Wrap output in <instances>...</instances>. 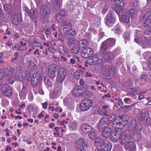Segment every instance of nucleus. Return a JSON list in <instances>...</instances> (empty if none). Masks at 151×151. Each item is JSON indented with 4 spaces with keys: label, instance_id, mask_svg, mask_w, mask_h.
<instances>
[{
    "label": "nucleus",
    "instance_id": "obj_27",
    "mask_svg": "<svg viewBox=\"0 0 151 151\" xmlns=\"http://www.w3.org/2000/svg\"><path fill=\"white\" fill-rule=\"evenodd\" d=\"M62 24V28L61 29H67L71 26V21L68 18H65L61 22H59Z\"/></svg>",
    "mask_w": 151,
    "mask_h": 151
},
{
    "label": "nucleus",
    "instance_id": "obj_41",
    "mask_svg": "<svg viewBox=\"0 0 151 151\" xmlns=\"http://www.w3.org/2000/svg\"><path fill=\"white\" fill-rule=\"evenodd\" d=\"M103 114L106 116L108 117L109 119H111L114 116V115L111 112L110 109L105 110L103 113Z\"/></svg>",
    "mask_w": 151,
    "mask_h": 151
},
{
    "label": "nucleus",
    "instance_id": "obj_63",
    "mask_svg": "<svg viewBox=\"0 0 151 151\" xmlns=\"http://www.w3.org/2000/svg\"><path fill=\"white\" fill-rule=\"evenodd\" d=\"M32 45L35 46V47H38L40 46V45H41L40 43L37 42H33L32 44Z\"/></svg>",
    "mask_w": 151,
    "mask_h": 151
},
{
    "label": "nucleus",
    "instance_id": "obj_23",
    "mask_svg": "<svg viewBox=\"0 0 151 151\" xmlns=\"http://www.w3.org/2000/svg\"><path fill=\"white\" fill-rule=\"evenodd\" d=\"M22 21V16L19 13L15 14L12 19V23L15 25L19 24Z\"/></svg>",
    "mask_w": 151,
    "mask_h": 151
},
{
    "label": "nucleus",
    "instance_id": "obj_38",
    "mask_svg": "<svg viewBox=\"0 0 151 151\" xmlns=\"http://www.w3.org/2000/svg\"><path fill=\"white\" fill-rule=\"evenodd\" d=\"M61 0H53L52 3V6L54 9L58 10L60 7V2Z\"/></svg>",
    "mask_w": 151,
    "mask_h": 151
},
{
    "label": "nucleus",
    "instance_id": "obj_30",
    "mask_svg": "<svg viewBox=\"0 0 151 151\" xmlns=\"http://www.w3.org/2000/svg\"><path fill=\"white\" fill-rule=\"evenodd\" d=\"M92 128L91 126L86 123H84L81 125L80 129L83 132L87 133L92 129Z\"/></svg>",
    "mask_w": 151,
    "mask_h": 151
},
{
    "label": "nucleus",
    "instance_id": "obj_51",
    "mask_svg": "<svg viewBox=\"0 0 151 151\" xmlns=\"http://www.w3.org/2000/svg\"><path fill=\"white\" fill-rule=\"evenodd\" d=\"M22 74L24 75H26L25 77L27 78V79L29 80L30 79H31V77L32 76V75L31 74L29 73H27V71H22Z\"/></svg>",
    "mask_w": 151,
    "mask_h": 151
},
{
    "label": "nucleus",
    "instance_id": "obj_40",
    "mask_svg": "<svg viewBox=\"0 0 151 151\" xmlns=\"http://www.w3.org/2000/svg\"><path fill=\"white\" fill-rule=\"evenodd\" d=\"M135 105V104H133L130 105H125L122 107L123 110L124 112H127L130 111Z\"/></svg>",
    "mask_w": 151,
    "mask_h": 151
},
{
    "label": "nucleus",
    "instance_id": "obj_17",
    "mask_svg": "<svg viewBox=\"0 0 151 151\" xmlns=\"http://www.w3.org/2000/svg\"><path fill=\"white\" fill-rule=\"evenodd\" d=\"M2 90L4 94L7 96H11L12 91L11 87L8 84H5L2 87Z\"/></svg>",
    "mask_w": 151,
    "mask_h": 151
},
{
    "label": "nucleus",
    "instance_id": "obj_59",
    "mask_svg": "<svg viewBox=\"0 0 151 151\" xmlns=\"http://www.w3.org/2000/svg\"><path fill=\"white\" fill-rule=\"evenodd\" d=\"M124 37L125 40H129V34L127 32L125 33L124 35Z\"/></svg>",
    "mask_w": 151,
    "mask_h": 151
},
{
    "label": "nucleus",
    "instance_id": "obj_42",
    "mask_svg": "<svg viewBox=\"0 0 151 151\" xmlns=\"http://www.w3.org/2000/svg\"><path fill=\"white\" fill-rule=\"evenodd\" d=\"M88 136L89 138L92 139H94L96 138V133L95 132V130L93 129L88 132Z\"/></svg>",
    "mask_w": 151,
    "mask_h": 151
},
{
    "label": "nucleus",
    "instance_id": "obj_39",
    "mask_svg": "<svg viewBox=\"0 0 151 151\" xmlns=\"http://www.w3.org/2000/svg\"><path fill=\"white\" fill-rule=\"evenodd\" d=\"M5 77L8 82L10 84H13L14 82L15 78L13 74L11 75H7L5 76Z\"/></svg>",
    "mask_w": 151,
    "mask_h": 151
},
{
    "label": "nucleus",
    "instance_id": "obj_53",
    "mask_svg": "<svg viewBox=\"0 0 151 151\" xmlns=\"http://www.w3.org/2000/svg\"><path fill=\"white\" fill-rule=\"evenodd\" d=\"M137 0H131V5L134 7H137L138 6Z\"/></svg>",
    "mask_w": 151,
    "mask_h": 151
},
{
    "label": "nucleus",
    "instance_id": "obj_16",
    "mask_svg": "<svg viewBox=\"0 0 151 151\" xmlns=\"http://www.w3.org/2000/svg\"><path fill=\"white\" fill-rule=\"evenodd\" d=\"M109 124V121L108 119L106 117H103L99 121L98 124L97 128L98 129H101Z\"/></svg>",
    "mask_w": 151,
    "mask_h": 151
},
{
    "label": "nucleus",
    "instance_id": "obj_58",
    "mask_svg": "<svg viewBox=\"0 0 151 151\" xmlns=\"http://www.w3.org/2000/svg\"><path fill=\"white\" fill-rule=\"evenodd\" d=\"M110 106L108 104L104 105L102 106V108L103 110H106L109 109Z\"/></svg>",
    "mask_w": 151,
    "mask_h": 151
},
{
    "label": "nucleus",
    "instance_id": "obj_49",
    "mask_svg": "<svg viewBox=\"0 0 151 151\" xmlns=\"http://www.w3.org/2000/svg\"><path fill=\"white\" fill-rule=\"evenodd\" d=\"M137 12V11L134 9H132L129 11V13L131 16L136 15Z\"/></svg>",
    "mask_w": 151,
    "mask_h": 151
},
{
    "label": "nucleus",
    "instance_id": "obj_36",
    "mask_svg": "<svg viewBox=\"0 0 151 151\" xmlns=\"http://www.w3.org/2000/svg\"><path fill=\"white\" fill-rule=\"evenodd\" d=\"M93 113L95 115H99L101 114V110L99 106H96L93 107L92 109Z\"/></svg>",
    "mask_w": 151,
    "mask_h": 151
},
{
    "label": "nucleus",
    "instance_id": "obj_56",
    "mask_svg": "<svg viewBox=\"0 0 151 151\" xmlns=\"http://www.w3.org/2000/svg\"><path fill=\"white\" fill-rule=\"evenodd\" d=\"M51 33V30L50 28H47L45 31V34L47 37L50 35Z\"/></svg>",
    "mask_w": 151,
    "mask_h": 151
},
{
    "label": "nucleus",
    "instance_id": "obj_60",
    "mask_svg": "<svg viewBox=\"0 0 151 151\" xmlns=\"http://www.w3.org/2000/svg\"><path fill=\"white\" fill-rule=\"evenodd\" d=\"M5 76V74L1 70H0V80L3 79Z\"/></svg>",
    "mask_w": 151,
    "mask_h": 151
},
{
    "label": "nucleus",
    "instance_id": "obj_43",
    "mask_svg": "<svg viewBox=\"0 0 151 151\" xmlns=\"http://www.w3.org/2000/svg\"><path fill=\"white\" fill-rule=\"evenodd\" d=\"M77 124L76 122H70L69 124V127L70 130H75L77 128Z\"/></svg>",
    "mask_w": 151,
    "mask_h": 151
},
{
    "label": "nucleus",
    "instance_id": "obj_12",
    "mask_svg": "<svg viewBox=\"0 0 151 151\" xmlns=\"http://www.w3.org/2000/svg\"><path fill=\"white\" fill-rule=\"evenodd\" d=\"M105 22L106 25L109 27L113 26L115 22V19L112 14H108L106 16Z\"/></svg>",
    "mask_w": 151,
    "mask_h": 151
},
{
    "label": "nucleus",
    "instance_id": "obj_2",
    "mask_svg": "<svg viewBox=\"0 0 151 151\" xmlns=\"http://www.w3.org/2000/svg\"><path fill=\"white\" fill-rule=\"evenodd\" d=\"M129 128V131L133 132V137L135 141H137L141 137L139 132L140 129L135 120H131L130 121Z\"/></svg>",
    "mask_w": 151,
    "mask_h": 151
},
{
    "label": "nucleus",
    "instance_id": "obj_62",
    "mask_svg": "<svg viewBox=\"0 0 151 151\" xmlns=\"http://www.w3.org/2000/svg\"><path fill=\"white\" fill-rule=\"evenodd\" d=\"M118 104L120 107L124 105V103L121 99H118Z\"/></svg>",
    "mask_w": 151,
    "mask_h": 151
},
{
    "label": "nucleus",
    "instance_id": "obj_37",
    "mask_svg": "<svg viewBox=\"0 0 151 151\" xmlns=\"http://www.w3.org/2000/svg\"><path fill=\"white\" fill-rule=\"evenodd\" d=\"M88 40H81L79 41L78 43V46H80L82 50V49L85 48L84 47L87 46L88 45Z\"/></svg>",
    "mask_w": 151,
    "mask_h": 151
},
{
    "label": "nucleus",
    "instance_id": "obj_32",
    "mask_svg": "<svg viewBox=\"0 0 151 151\" xmlns=\"http://www.w3.org/2000/svg\"><path fill=\"white\" fill-rule=\"evenodd\" d=\"M16 72V74L15 76V78L16 79L18 80H22L26 76V75L22 74V72L21 70H19V68L17 69Z\"/></svg>",
    "mask_w": 151,
    "mask_h": 151
},
{
    "label": "nucleus",
    "instance_id": "obj_55",
    "mask_svg": "<svg viewBox=\"0 0 151 151\" xmlns=\"http://www.w3.org/2000/svg\"><path fill=\"white\" fill-rule=\"evenodd\" d=\"M44 83L47 87H50L52 86V83L48 79L45 78L44 80Z\"/></svg>",
    "mask_w": 151,
    "mask_h": 151
},
{
    "label": "nucleus",
    "instance_id": "obj_52",
    "mask_svg": "<svg viewBox=\"0 0 151 151\" xmlns=\"http://www.w3.org/2000/svg\"><path fill=\"white\" fill-rule=\"evenodd\" d=\"M117 4L120 7H124V3L123 0H116Z\"/></svg>",
    "mask_w": 151,
    "mask_h": 151
},
{
    "label": "nucleus",
    "instance_id": "obj_21",
    "mask_svg": "<svg viewBox=\"0 0 151 151\" xmlns=\"http://www.w3.org/2000/svg\"><path fill=\"white\" fill-rule=\"evenodd\" d=\"M82 88L81 86H78L73 89L72 94L76 97H78L80 95H84L85 92L82 91Z\"/></svg>",
    "mask_w": 151,
    "mask_h": 151
},
{
    "label": "nucleus",
    "instance_id": "obj_45",
    "mask_svg": "<svg viewBox=\"0 0 151 151\" xmlns=\"http://www.w3.org/2000/svg\"><path fill=\"white\" fill-rule=\"evenodd\" d=\"M121 19L125 23H128L129 21V17L127 15L123 14L121 17Z\"/></svg>",
    "mask_w": 151,
    "mask_h": 151
},
{
    "label": "nucleus",
    "instance_id": "obj_31",
    "mask_svg": "<svg viewBox=\"0 0 151 151\" xmlns=\"http://www.w3.org/2000/svg\"><path fill=\"white\" fill-rule=\"evenodd\" d=\"M121 137L119 140V143L121 145H125L130 141V137L128 135L123 134L122 135Z\"/></svg>",
    "mask_w": 151,
    "mask_h": 151
},
{
    "label": "nucleus",
    "instance_id": "obj_4",
    "mask_svg": "<svg viewBox=\"0 0 151 151\" xmlns=\"http://www.w3.org/2000/svg\"><path fill=\"white\" fill-rule=\"evenodd\" d=\"M141 21H144L143 25L147 27L151 26V12L148 11L144 14H142L139 18Z\"/></svg>",
    "mask_w": 151,
    "mask_h": 151
},
{
    "label": "nucleus",
    "instance_id": "obj_24",
    "mask_svg": "<svg viewBox=\"0 0 151 151\" xmlns=\"http://www.w3.org/2000/svg\"><path fill=\"white\" fill-rule=\"evenodd\" d=\"M51 5L49 3H47L45 5L42 6L41 9V12L43 15L49 14L51 12Z\"/></svg>",
    "mask_w": 151,
    "mask_h": 151
},
{
    "label": "nucleus",
    "instance_id": "obj_25",
    "mask_svg": "<svg viewBox=\"0 0 151 151\" xmlns=\"http://www.w3.org/2000/svg\"><path fill=\"white\" fill-rule=\"evenodd\" d=\"M66 13L63 10H62L56 14V19L58 22H61L65 19L66 17Z\"/></svg>",
    "mask_w": 151,
    "mask_h": 151
},
{
    "label": "nucleus",
    "instance_id": "obj_3",
    "mask_svg": "<svg viewBox=\"0 0 151 151\" xmlns=\"http://www.w3.org/2000/svg\"><path fill=\"white\" fill-rule=\"evenodd\" d=\"M116 39L110 38L103 41L101 45L99 52L103 53L107 49L111 48L115 44Z\"/></svg>",
    "mask_w": 151,
    "mask_h": 151
},
{
    "label": "nucleus",
    "instance_id": "obj_6",
    "mask_svg": "<svg viewBox=\"0 0 151 151\" xmlns=\"http://www.w3.org/2000/svg\"><path fill=\"white\" fill-rule=\"evenodd\" d=\"M42 80V76L40 75L38 73H35L31 78L32 85L34 87L37 86V85L40 86Z\"/></svg>",
    "mask_w": 151,
    "mask_h": 151
},
{
    "label": "nucleus",
    "instance_id": "obj_19",
    "mask_svg": "<svg viewBox=\"0 0 151 151\" xmlns=\"http://www.w3.org/2000/svg\"><path fill=\"white\" fill-rule=\"evenodd\" d=\"M150 113L151 112L149 111H142L139 114L138 116L139 119L147 123L150 118Z\"/></svg>",
    "mask_w": 151,
    "mask_h": 151
},
{
    "label": "nucleus",
    "instance_id": "obj_20",
    "mask_svg": "<svg viewBox=\"0 0 151 151\" xmlns=\"http://www.w3.org/2000/svg\"><path fill=\"white\" fill-rule=\"evenodd\" d=\"M23 86L20 92L19 96L22 99H24L27 93V90L29 88L28 84L26 82H23Z\"/></svg>",
    "mask_w": 151,
    "mask_h": 151
},
{
    "label": "nucleus",
    "instance_id": "obj_29",
    "mask_svg": "<svg viewBox=\"0 0 151 151\" xmlns=\"http://www.w3.org/2000/svg\"><path fill=\"white\" fill-rule=\"evenodd\" d=\"M57 48L61 54L65 55L68 58H70V56L68 51L66 50L63 46L61 45H58Z\"/></svg>",
    "mask_w": 151,
    "mask_h": 151
},
{
    "label": "nucleus",
    "instance_id": "obj_44",
    "mask_svg": "<svg viewBox=\"0 0 151 151\" xmlns=\"http://www.w3.org/2000/svg\"><path fill=\"white\" fill-rule=\"evenodd\" d=\"M148 78V75L146 74H142V75L139 78V80L142 82H144V83H146V82L148 81L147 78Z\"/></svg>",
    "mask_w": 151,
    "mask_h": 151
},
{
    "label": "nucleus",
    "instance_id": "obj_33",
    "mask_svg": "<svg viewBox=\"0 0 151 151\" xmlns=\"http://www.w3.org/2000/svg\"><path fill=\"white\" fill-rule=\"evenodd\" d=\"M124 147L126 150L133 151L135 148V146L133 142L130 141L125 145Z\"/></svg>",
    "mask_w": 151,
    "mask_h": 151
},
{
    "label": "nucleus",
    "instance_id": "obj_15",
    "mask_svg": "<svg viewBox=\"0 0 151 151\" xmlns=\"http://www.w3.org/2000/svg\"><path fill=\"white\" fill-rule=\"evenodd\" d=\"M115 54L112 52L107 51L102 56V60L106 62H111L114 58Z\"/></svg>",
    "mask_w": 151,
    "mask_h": 151
},
{
    "label": "nucleus",
    "instance_id": "obj_47",
    "mask_svg": "<svg viewBox=\"0 0 151 151\" xmlns=\"http://www.w3.org/2000/svg\"><path fill=\"white\" fill-rule=\"evenodd\" d=\"M27 64L29 67L32 68H33L34 69L37 67L36 64L33 62H32V61H30V60H28Z\"/></svg>",
    "mask_w": 151,
    "mask_h": 151
},
{
    "label": "nucleus",
    "instance_id": "obj_9",
    "mask_svg": "<svg viewBox=\"0 0 151 151\" xmlns=\"http://www.w3.org/2000/svg\"><path fill=\"white\" fill-rule=\"evenodd\" d=\"M61 32L62 33L64 34L66 38L69 40H71L74 38L76 34V31L73 28L65 30L64 29H61Z\"/></svg>",
    "mask_w": 151,
    "mask_h": 151
},
{
    "label": "nucleus",
    "instance_id": "obj_34",
    "mask_svg": "<svg viewBox=\"0 0 151 151\" xmlns=\"http://www.w3.org/2000/svg\"><path fill=\"white\" fill-rule=\"evenodd\" d=\"M15 69L10 65H7L5 70V76L13 74L15 72Z\"/></svg>",
    "mask_w": 151,
    "mask_h": 151
},
{
    "label": "nucleus",
    "instance_id": "obj_5",
    "mask_svg": "<svg viewBox=\"0 0 151 151\" xmlns=\"http://www.w3.org/2000/svg\"><path fill=\"white\" fill-rule=\"evenodd\" d=\"M104 70V74L108 79L112 78L115 73L114 67L112 65L106 66Z\"/></svg>",
    "mask_w": 151,
    "mask_h": 151
},
{
    "label": "nucleus",
    "instance_id": "obj_1",
    "mask_svg": "<svg viewBox=\"0 0 151 151\" xmlns=\"http://www.w3.org/2000/svg\"><path fill=\"white\" fill-rule=\"evenodd\" d=\"M94 145L96 147L95 151H110L111 145L108 142H104L100 138L96 139L94 143Z\"/></svg>",
    "mask_w": 151,
    "mask_h": 151
},
{
    "label": "nucleus",
    "instance_id": "obj_57",
    "mask_svg": "<svg viewBox=\"0 0 151 151\" xmlns=\"http://www.w3.org/2000/svg\"><path fill=\"white\" fill-rule=\"evenodd\" d=\"M145 35H151V28H149L146 29L145 32Z\"/></svg>",
    "mask_w": 151,
    "mask_h": 151
},
{
    "label": "nucleus",
    "instance_id": "obj_61",
    "mask_svg": "<svg viewBox=\"0 0 151 151\" xmlns=\"http://www.w3.org/2000/svg\"><path fill=\"white\" fill-rule=\"evenodd\" d=\"M135 42L137 43L138 44L140 45H142V42L140 41V39L139 38H135L134 39Z\"/></svg>",
    "mask_w": 151,
    "mask_h": 151
},
{
    "label": "nucleus",
    "instance_id": "obj_13",
    "mask_svg": "<svg viewBox=\"0 0 151 151\" xmlns=\"http://www.w3.org/2000/svg\"><path fill=\"white\" fill-rule=\"evenodd\" d=\"M81 55L83 58H88L94 53V50L91 48H85L82 49L81 52Z\"/></svg>",
    "mask_w": 151,
    "mask_h": 151
},
{
    "label": "nucleus",
    "instance_id": "obj_18",
    "mask_svg": "<svg viewBox=\"0 0 151 151\" xmlns=\"http://www.w3.org/2000/svg\"><path fill=\"white\" fill-rule=\"evenodd\" d=\"M39 16V12L36 9H31V12L29 13V15L30 18L32 20L35 24L37 23V18Z\"/></svg>",
    "mask_w": 151,
    "mask_h": 151
},
{
    "label": "nucleus",
    "instance_id": "obj_54",
    "mask_svg": "<svg viewBox=\"0 0 151 151\" xmlns=\"http://www.w3.org/2000/svg\"><path fill=\"white\" fill-rule=\"evenodd\" d=\"M5 16L3 12L2 9L0 8V19L4 21L5 19Z\"/></svg>",
    "mask_w": 151,
    "mask_h": 151
},
{
    "label": "nucleus",
    "instance_id": "obj_8",
    "mask_svg": "<svg viewBox=\"0 0 151 151\" xmlns=\"http://www.w3.org/2000/svg\"><path fill=\"white\" fill-rule=\"evenodd\" d=\"M116 119L119 120V122H116V127L118 128H122L123 127L124 125H126L128 123L127 116L125 115H119L116 118Z\"/></svg>",
    "mask_w": 151,
    "mask_h": 151
},
{
    "label": "nucleus",
    "instance_id": "obj_64",
    "mask_svg": "<svg viewBox=\"0 0 151 151\" xmlns=\"http://www.w3.org/2000/svg\"><path fill=\"white\" fill-rule=\"evenodd\" d=\"M110 94L109 93H108L107 94H106L104 95L102 97V98L104 99H106V98L108 97L110 98Z\"/></svg>",
    "mask_w": 151,
    "mask_h": 151
},
{
    "label": "nucleus",
    "instance_id": "obj_14",
    "mask_svg": "<svg viewBox=\"0 0 151 151\" xmlns=\"http://www.w3.org/2000/svg\"><path fill=\"white\" fill-rule=\"evenodd\" d=\"M87 147V142L86 140L83 138L79 139L76 143V148L78 151H81L85 150Z\"/></svg>",
    "mask_w": 151,
    "mask_h": 151
},
{
    "label": "nucleus",
    "instance_id": "obj_35",
    "mask_svg": "<svg viewBox=\"0 0 151 151\" xmlns=\"http://www.w3.org/2000/svg\"><path fill=\"white\" fill-rule=\"evenodd\" d=\"M70 51L73 53L77 54L79 52H81V49L80 46L78 45H76L70 49Z\"/></svg>",
    "mask_w": 151,
    "mask_h": 151
},
{
    "label": "nucleus",
    "instance_id": "obj_7",
    "mask_svg": "<svg viewBox=\"0 0 151 151\" xmlns=\"http://www.w3.org/2000/svg\"><path fill=\"white\" fill-rule=\"evenodd\" d=\"M93 105L92 101L90 99H86L83 100L80 105L81 109L86 111L89 109Z\"/></svg>",
    "mask_w": 151,
    "mask_h": 151
},
{
    "label": "nucleus",
    "instance_id": "obj_10",
    "mask_svg": "<svg viewBox=\"0 0 151 151\" xmlns=\"http://www.w3.org/2000/svg\"><path fill=\"white\" fill-rule=\"evenodd\" d=\"M57 70L58 66L56 64H53L50 65L48 68V76L51 78H54Z\"/></svg>",
    "mask_w": 151,
    "mask_h": 151
},
{
    "label": "nucleus",
    "instance_id": "obj_22",
    "mask_svg": "<svg viewBox=\"0 0 151 151\" xmlns=\"http://www.w3.org/2000/svg\"><path fill=\"white\" fill-rule=\"evenodd\" d=\"M122 133L120 131H115L112 132L111 135V139L114 142H116L120 139Z\"/></svg>",
    "mask_w": 151,
    "mask_h": 151
},
{
    "label": "nucleus",
    "instance_id": "obj_26",
    "mask_svg": "<svg viewBox=\"0 0 151 151\" xmlns=\"http://www.w3.org/2000/svg\"><path fill=\"white\" fill-rule=\"evenodd\" d=\"M112 132L111 129L110 127H106L103 129L101 135L103 138H107L111 135Z\"/></svg>",
    "mask_w": 151,
    "mask_h": 151
},
{
    "label": "nucleus",
    "instance_id": "obj_46",
    "mask_svg": "<svg viewBox=\"0 0 151 151\" xmlns=\"http://www.w3.org/2000/svg\"><path fill=\"white\" fill-rule=\"evenodd\" d=\"M82 73L79 70H77L76 71L74 75L75 78L76 79H78L81 78L82 76Z\"/></svg>",
    "mask_w": 151,
    "mask_h": 151
},
{
    "label": "nucleus",
    "instance_id": "obj_48",
    "mask_svg": "<svg viewBox=\"0 0 151 151\" xmlns=\"http://www.w3.org/2000/svg\"><path fill=\"white\" fill-rule=\"evenodd\" d=\"M62 90V88L61 86H57L55 88L54 91L55 92L58 94V93L60 94L61 93Z\"/></svg>",
    "mask_w": 151,
    "mask_h": 151
},
{
    "label": "nucleus",
    "instance_id": "obj_11",
    "mask_svg": "<svg viewBox=\"0 0 151 151\" xmlns=\"http://www.w3.org/2000/svg\"><path fill=\"white\" fill-rule=\"evenodd\" d=\"M66 74L65 70L62 68H60L57 71L56 81L58 82H62L65 78Z\"/></svg>",
    "mask_w": 151,
    "mask_h": 151
},
{
    "label": "nucleus",
    "instance_id": "obj_28",
    "mask_svg": "<svg viewBox=\"0 0 151 151\" xmlns=\"http://www.w3.org/2000/svg\"><path fill=\"white\" fill-rule=\"evenodd\" d=\"M101 61V59L98 58L97 55H94L92 56L91 61H89L88 63L91 65H95L100 63Z\"/></svg>",
    "mask_w": 151,
    "mask_h": 151
},
{
    "label": "nucleus",
    "instance_id": "obj_50",
    "mask_svg": "<svg viewBox=\"0 0 151 151\" xmlns=\"http://www.w3.org/2000/svg\"><path fill=\"white\" fill-rule=\"evenodd\" d=\"M4 10L6 12L8 11L11 8V5L9 4H6L3 5Z\"/></svg>",
    "mask_w": 151,
    "mask_h": 151
}]
</instances>
